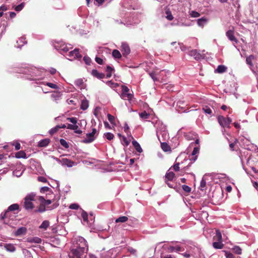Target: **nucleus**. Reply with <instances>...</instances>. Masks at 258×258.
<instances>
[{
    "label": "nucleus",
    "mask_w": 258,
    "mask_h": 258,
    "mask_svg": "<svg viewBox=\"0 0 258 258\" xmlns=\"http://www.w3.org/2000/svg\"><path fill=\"white\" fill-rule=\"evenodd\" d=\"M15 157H16V158L20 159V158H23V159H26L27 158V155H26V153L23 151H21L16 152V154H15Z\"/></svg>",
    "instance_id": "obj_20"
},
{
    "label": "nucleus",
    "mask_w": 258,
    "mask_h": 258,
    "mask_svg": "<svg viewBox=\"0 0 258 258\" xmlns=\"http://www.w3.org/2000/svg\"><path fill=\"white\" fill-rule=\"evenodd\" d=\"M226 67L223 65H219L216 69V72L219 74H222L226 72Z\"/></svg>",
    "instance_id": "obj_27"
},
{
    "label": "nucleus",
    "mask_w": 258,
    "mask_h": 258,
    "mask_svg": "<svg viewBox=\"0 0 258 258\" xmlns=\"http://www.w3.org/2000/svg\"><path fill=\"white\" fill-rule=\"evenodd\" d=\"M104 136H105V138L109 141L112 140L114 137L113 134L111 133H106L105 134H104Z\"/></svg>",
    "instance_id": "obj_47"
},
{
    "label": "nucleus",
    "mask_w": 258,
    "mask_h": 258,
    "mask_svg": "<svg viewBox=\"0 0 258 258\" xmlns=\"http://www.w3.org/2000/svg\"><path fill=\"white\" fill-rule=\"evenodd\" d=\"M161 148L164 152H169L171 151V147L166 142L161 143Z\"/></svg>",
    "instance_id": "obj_25"
},
{
    "label": "nucleus",
    "mask_w": 258,
    "mask_h": 258,
    "mask_svg": "<svg viewBox=\"0 0 258 258\" xmlns=\"http://www.w3.org/2000/svg\"><path fill=\"white\" fill-rule=\"evenodd\" d=\"M190 16L192 18H197L200 17V14L198 12L192 11L190 14Z\"/></svg>",
    "instance_id": "obj_53"
},
{
    "label": "nucleus",
    "mask_w": 258,
    "mask_h": 258,
    "mask_svg": "<svg viewBox=\"0 0 258 258\" xmlns=\"http://www.w3.org/2000/svg\"><path fill=\"white\" fill-rule=\"evenodd\" d=\"M213 246L215 249H221L224 247V244L222 243V241H217L213 243Z\"/></svg>",
    "instance_id": "obj_19"
},
{
    "label": "nucleus",
    "mask_w": 258,
    "mask_h": 258,
    "mask_svg": "<svg viewBox=\"0 0 258 258\" xmlns=\"http://www.w3.org/2000/svg\"><path fill=\"white\" fill-rule=\"evenodd\" d=\"M129 130L128 125L126 123H125L124 126H123V131H124L125 133H127Z\"/></svg>",
    "instance_id": "obj_64"
},
{
    "label": "nucleus",
    "mask_w": 258,
    "mask_h": 258,
    "mask_svg": "<svg viewBox=\"0 0 258 258\" xmlns=\"http://www.w3.org/2000/svg\"><path fill=\"white\" fill-rule=\"evenodd\" d=\"M205 186H206V181H205V179L202 178L201 181V183H200V189L203 191L205 189Z\"/></svg>",
    "instance_id": "obj_38"
},
{
    "label": "nucleus",
    "mask_w": 258,
    "mask_h": 258,
    "mask_svg": "<svg viewBox=\"0 0 258 258\" xmlns=\"http://www.w3.org/2000/svg\"><path fill=\"white\" fill-rule=\"evenodd\" d=\"M49 189H50V188L48 187H46V186L42 187L40 188V192L41 193H45V192H47V191H48Z\"/></svg>",
    "instance_id": "obj_59"
},
{
    "label": "nucleus",
    "mask_w": 258,
    "mask_h": 258,
    "mask_svg": "<svg viewBox=\"0 0 258 258\" xmlns=\"http://www.w3.org/2000/svg\"><path fill=\"white\" fill-rule=\"evenodd\" d=\"M60 163L62 165L67 166L68 167H72L75 164L74 161L68 158H62L60 160Z\"/></svg>",
    "instance_id": "obj_8"
},
{
    "label": "nucleus",
    "mask_w": 258,
    "mask_h": 258,
    "mask_svg": "<svg viewBox=\"0 0 258 258\" xmlns=\"http://www.w3.org/2000/svg\"><path fill=\"white\" fill-rule=\"evenodd\" d=\"M182 189L183 190H184V191H185V192L186 193H189L191 191V188L189 186H188V185H186L185 184H183L182 185Z\"/></svg>",
    "instance_id": "obj_51"
},
{
    "label": "nucleus",
    "mask_w": 258,
    "mask_h": 258,
    "mask_svg": "<svg viewBox=\"0 0 258 258\" xmlns=\"http://www.w3.org/2000/svg\"><path fill=\"white\" fill-rule=\"evenodd\" d=\"M96 133V130L95 128H93V131L91 133L87 134L86 135V139L83 140V143L88 144L90 143H92L94 140V135Z\"/></svg>",
    "instance_id": "obj_6"
},
{
    "label": "nucleus",
    "mask_w": 258,
    "mask_h": 258,
    "mask_svg": "<svg viewBox=\"0 0 258 258\" xmlns=\"http://www.w3.org/2000/svg\"><path fill=\"white\" fill-rule=\"evenodd\" d=\"M173 169H174V170L175 171H178L179 170V163H176L174 164V165H173Z\"/></svg>",
    "instance_id": "obj_62"
},
{
    "label": "nucleus",
    "mask_w": 258,
    "mask_h": 258,
    "mask_svg": "<svg viewBox=\"0 0 258 258\" xmlns=\"http://www.w3.org/2000/svg\"><path fill=\"white\" fill-rule=\"evenodd\" d=\"M24 7V4L23 3H21L18 6H16V8H15V10H16L17 12H20L21 10L23 9Z\"/></svg>",
    "instance_id": "obj_55"
},
{
    "label": "nucleus",
    "mask_w": 258,
    "mask_h": 258,
    "mask_svg": "<svg viewBox=\"0 0 258 258\" xmlns=\"http://www.w3.org/2000/svg\"><path fill=\"white\" fill-rule=\"evenodd\" d=\"M114 70L113 68L111 67L107 66V68H106V72H107V76H106V77H107V78H110L111 77V72Z\"/></svg>",
    "instance_id": "obj_34"
},
{
    "label": "nucleus",
    "mask_w": 258,
    "mask_h": 258,
    "mask_svg": "<svg viewBox=\"0 0 258 258\" xmlns=\"http://www.w3.org/2000/svg\"><path fill=\"white\" fill-rule=\"evenodd\" d=\"M120 97L123 100L131 101L133 98V95L128 93H121Z\"/></svg>",
    "instance_id": "obj_18"
},
{
    "label": "nucleus",
    "mask_w": 258,
    "mask_h": 258,
    "mask_svg": "<svg viewBox=\"0 0 258 258\" xmlns=\"http://www.w3.org/2000/svg\"><path fill=\"white\" fill-rule=\"evenodd\" d=\"M92 75L93 76L99 79H103L105 77V75L103 73H100L96 70H93L91 72Z\"/></svg>",
    "instance_id": "obj_14"
},
{
    "label": "nucleus",
    "mask_w": 258,
    "mask_h": 258,
    "mask_svg": "<svg viewBox=\"0 0 258 258\" xmlns=\"http://www.w3.org/2000/svg\"><path fill=\"white\" fill-rule=\"evenodd\" d=\"M128 218L126 216H120L115 220L116 223H125L127 222Z\"/></svg>",
    "instance_id": "obj_31"
},
{
    "label": "nucleus",
    "mask_w": 258,
    "mask_h": 258,
    "mask_svg": "<svg viewBox=\"0 0 258 258\" xmlns=\"http://www.w3.org/2000/svg\"><path fill=\"white\" fill-rule=\"evenodd\" d=\"M83 60H84L85 63H86L87 65H89L90 64L91 59L89 56H85L84 57H83Z\"/></svg>",
    "instance_id": "obj_54"
},
{
    "label": "nucleus",
    "mask_w": 258,
    "mask_h": 258,
    "mask_svg": "<svg viewBox=\"0 0 258 258\" xmlns=\"http://www.w3.org/2000/svg\"><path fill=\"white\" fill-rule=\"evenodd\" d=\"M75 85L78 87L79 89H82L84 88L83 80L81 79H77L75 81Z\"/></svg>",
    "instance_id": "obj_24"
},
{
    "label": "nucleus",
    "mask_w": 258,
    "mask_h": 258,
    "mask_svg": "<svg viewBox=\"0 0 258 258\" xmlns=\"http://www.w3.org/2000/svg\"><path fill=\"white\" fill-rule=\"evenodd\" d=\"M169 250L170 252H173L174 251H179L181 250V247L180 246H176V247L171 246L169 247Z\"/></svg>",
    "instance_id": "obj_39"
},
{
    "label": "nucleus",
    "mask_w": 258,
    "mask_h": 258,
    "mask_svg": "<svg viewBox=\"0 0 258 258\" xmlns=\"http://www.w3.org/2000/svg\"><path fill=\"white\" fill-rule=\"evenodd\" d=\"M238 142V141L237 139H234V142L233 143H231L229 144V148H230V150L232 151H236L237 149L236 148V144H237Z\"/></svg>",
    "instance_id": "obj_29"
},
{
    "label": "nucleus",
    "mask_w": 258,
    "mask_h": 258,
    "mask_svg": "<svg viewBox=\"0 0 258 258\" xmlns=\"http://www.w3.org/2000/svg\"><path fill=\"white\" fill-rule=\"evenodd\" d=\"M46 85L47 86H49L53 89H57V85L54 84H52L51 83H46Z\"/></svg>",
    "instance_id": "obj_60"
},
{
    "label": "nucleus",
    "mask_w": 258,
    "mask_h": 258,
    "mask_svg": "<svg viewBox=\"0 0 258 258\" xmlns=\"http://www.w3.org/2000/svg\"><path fill=\"white\" fill-rule=\"evenodd\" d=\"M0 246H3L6 251L10 253H14L16 251L15 245L12 243H0Z\"/></svg>",
    "instance_id": "obj_7"
},
{
    "label": "nucleus",
    "mask_w": 258,
    "mask_h": 258,
    "mask_svg": "<svg viewBox=\"0 0 258 258\" xmlns=\"http://www.w3.org/2000/svg\"><path fill=\"white\" fill-rule=\"evenodd\" d=\"M27 241L29 243L39 244L41 242V239L37 237H28V239H27Z\"/></svg>",
    "instance_id": "obj_15"
},
{
    "label": "nucleus",
    "mask_w": 258,
    "mask_h": 258,
    "mask_svg": "<svg viewBox=\"0 0 258 258\" xmlns=\"http://www.w3.org/2000/svg\"><path fill=\"white\" fill-rule=\"evenodd\" d=\"M133 146H134V148L136 149V151L141 153L143 152V150L140 146L139 143H138L136 141L134 140L132 141Z\"/></svg>",
    "instance_id": "obj_23"
},
{
    "label": "nucleus",
    "mask_w": 258,
    "mask_h": 258,
    "mask_svg": "<svg viewBox=\"0 0 258 258\" xmlns=\"http://www.w3.org/2000/svg\"><path fill=\"white\" fill-rule=\"evenodd\" d=\"M60 145L62 146V147L65 148L66 149H68L69 148V145H68V143L64 139H61L60 140Z\"/></svg>",
    "instance_id": "obj_43"
},
{
    "label": "nucleus",
    "mask_w": 258,
    "mask_h": 258,
    "mask_svg": "<svg viewBox=\"0 0 258 258\" xmlns=\"http://www.w3.org/2000/svg\"><path fill=\"white\" fill-rule=\"evenodd\" d=\"M50 143V140L48 138L44 139L39 142L38 147L40 148L46 147Z\"/></svg>",
    "instance_id": "obj_16"
},
{
    "label": "nucleus",
    "mask_w": 258,
    "mask_h": 258,
    "mask_svg": "<svg viewBox=\"0 0 258 258\" xmlns=\"http://www.w3.org/2000/svg\"><path fill=\"white\" fill-rule=\"evenodd\" d=\"M95 61L99 64H102V63H103V59L99 57H97V56L96 57Z\"/></svg>",
    "instance_id": "obj_61"
},
{
    "label": "nucleus",
    "mask_w": 258,
    "mask_h": 258,
    "mask_svg": "<svg viewBox=\"0 0 258 258\" xmlns=\"http://www.w3.org/2000/svg\"><path fill=\"white\" fill-rule=\"evenodd\" d=\"M88 107V102L87 100H83L81 102V109L85 110Z\"/></svg>",
    "instance_id": "obj_37"
},
{
    "label": "nucleus",
    "mask_w": 258,
    "mask_h": 258,
    "mask_svg": "<svg viewBox=\"0 0 258 258\" xmlns=\"http://www.w3.org/2000/svg\"><path fill=\"white\" fill-rule=\"evenodd\" d=\"M27 43V41L25 40V38L23 37H21L18 39V41H17V46L18 47H20L24 45H25V43Z\"/></svg>",
    "instance_id": "obj_28"
},
{
    "label": "nucleus",
    "mask_w": 258,
    "mask_h": 258,
    "mask_svg": "<svg viewBox=\"0 0 258 258\" xmlns=\"http://www.w3.org/2000/svg\"><path fill=\"white\" fill-rule=\"evenodd\" d=\"M122 139H123V142L124 143V145L127 147L129 145V141L127 140L126 138L124 136L122 137Z\"/></svg>",
    "instance_id": "obj_63"
},
{
    "label": "nucleus",
    "mask_w": 258,
    "mask_h": 258,
    "mask_svg": "<svg viewBox=\"0 0 258 258\" xmlns=\"http://www.w3.org/2000/svg\"><path fill=\"white\" fill-rule=\"evenodd\" d=\"M69 208L73 210H78L79 209V205L78 204H72L69 206Z\"/></svg>",
    "instance_id": "obj_52"
},
{
    "label": "nucleus",
    "mask_w": 258,
    "mask_h": 258,
    "mask_svg": "<svg viewBox=\"0 0 258 258\" xmlns=\"http://www.w3.org/2000/svg\"><path fill=\"white\" fill-rule=\"evenodd\" d=\"M218 121L220 123V126L223 127H229L230 123L231 122V119L230 118L227 117H225L223 116H218Z\"/></svg>",
    "instance_id": "obj_4"
},
{
    "label": "nucleus",
    "mask_w": 258,
    "mask_h": 258,
    "mask_svg": "<svg viewBox=\"0 0 258 258\" xmlns=\"http://www.w3.org/2000/svg\"><path fill=\"white\" fill-rule=\"evenodd\" d=\"M203 110H204L205 113L211 115L212 113V110L208 106H205L203 107Z\"/></svg>",
    "instance_id": "obj_45"
},
{
    "label": "nucleus",
    "mask_w": 258,
    "mask_h": 258,
    "mask_svg": "<svg viewBox=\"0 0 258 258\" xmlns=\"http://www.w3.org/2000/svg\"><path fill=\"white\" fill-rule=\"evenodd\" d=\"M121 51L122 52V54L123 56H126L131 52V49H130V47L128 44L126 43H122L121 46Z\"/></svg>",
    "instance_id": "obj_10"
},
{
    "label": "nucleus",
    "mask_w": 258,
    "mask_h": 258,
    "mask_svg": "<svg viewBox=\"0 0 258 258\" xmlns=\"http://www.w3.org/2000/svg\"><path fill=\"white\" fill-rule=\"evenodd\" d=\"M69 57L72 59H80L82 57L81 54H80L79 49L76 48L74 50L69 52Z\"/></svg>",
    "instance_id": "obj_9"
},
{
    "label": "nucleus",
    "mask_w": 258,
    "mask_h": 258,
    "mask_svg": "<svg viewBox=\"0 0 258 258\" xmlns=\"http://www.w3.org/2000/svg\"><path fill=\"white\" fill-rule=\"evenodd\" d=\"M232 250L234 253L237 254H241V249L238 246H234V247L232 248Z\"/></svg>",
    "instance_id": "obj_40"
},
{
    "label": "nucleus",
    "mask_w": 258,
    "mask_h": 258,
    "mask_svg": "<svg viewBox=\"0 0 258 258\" xmlns=\"http://www.w3.org/2000/svg\"><path fill=\"white\" fill-rule=\"evenodd\" d=\"M38 200L40 203H42L45 205L48 206L52 203V200H46L44 199L43 196H39L38 197Z\"/></svg>",
    "instance_id": "obj_17"
},
{
    "label": "nucleus",
    "mask_w": 258,
    "mask_h": 258,
    "mask_svg": "<svg viewBox=\"0 0 258 258\" xmlns=\"http://www.w3.org/2000/svg\"><path fill=\"white\" fill-rule=\"evenodd\" d=\"M254 56L253 55H250L248 56V57H247L246 59V63L249 64L250 66H252V61L253 60H254Z\"/></svg>",
    "instance_id": "obj_36"
},
{
    "label": "nucleus",
    "mask_w": 258,
    "mask_h": 258,
    "mask_svg": "<svg viewBox=\"0 0 258 258\" xmlns=\"http://www.w3.org/2000/svg\"><path fill=\"white\" fill-rule=\"evenodd\" d=\"M107 118L108 120H109V122H110L111 124H114L115 117L114 116L110 114H108Z\"/></svg>",
    "instance_id": "obj_48"
},
{
    "label": "nucleus",
    "mask_w": 258,
    "mask_h": 258,
    "mask_svg": "<svg viewBox=\"0 0 258 258\" xmlns=\"http://www.w3.org/2000/svg\"><path fill=\"white\" fill-rule=\"evenodd\" d=\"M79 241H81V244L77 246V248L72 250L69 254L70 258H81L82 253L86 244H85V239L82 237L79 238Z\"/></svg>",
    "instance_id": "obj_1"
},
{
    "label": "nucleus",
    "mask_w": 258,
    "mask_h": 258,
    "mask_svg": "<svg viewBox=\"0 0 258 258\" xmlns=\"http://www.w3.org/2000/svg\"><path fill=\"white\" fill-rule=\"evenodd\" d=\"M188 55L193 56L196 60H199L201 58V54L197 49H192L188 51Z\"/></svg>",
    "instance_id": "obj_12"
},
{
    "label": "nucleus",
    "mask_w": 258,
    "mask_h": 258,
    "mask_svg": "<svg viewBox=\"0 0 258 258\" xmlns=\"http://www.w3.org/2000/svg\"><path fill=\"white\" fill-rule=\"evenodd\" d=\"M46 205H45L43 203L39 204L38 208H37V209L35 210V212L43 213L45 212L46 210H50L49 207H46Z\"/></svg>",
    "instance_id": "obj_11"
},
{
    "label": "nucleus",
    "mask_w": 258,
    "mask_h": 258,
    "mask_svg": "<svg viewBox=\"0 0 258 258\" xmlns=\"http://www.w3.org/2000/svg\"><path fill=\"white\" fill-rule=\"evenodd\" d=\"M129 89L127 86L124 85L121 86V93H128Z\"/></svg>",
    "instance_id": "obj_57"
},
{
    "label": "nucleus",
    "mask_w": 258,
    "mask_h": 258,
    "mask_svg": "<svg viewBox=\"0 0 258 258\" xmlns=\"http://www.w3.org/2000/svg\"><path fill=\"white\" fill-rule=\"evenodd\" d=\"M226 36H227V37L228 38L229 41L233 42V44L235 45L238 43V40L236 39V37L234 36L233 27H232V29L229 30L226 32Z\"/></svg>",
    "instance_id": "obj_5"
},
{
    "label": "nucleus",
    "mask_w": 258,
    "mask_h": 258,
    "mask_svg": "<svg viewBox=\"0 0 258 258\" xmlns=\"http://www.w3.org/2000/svg\"><path fill=\"white\" fill-rule=\"evenodd\" d=\"M112 56L115 58H120L121 57V54L120 53V51H119L117 49H114L112 51Z\"/></svg>",
    "instance_id": "obj_32"
},
{
    "label": "nucleus",
    "mask_w": 258,
    "mask_h": 258,
    "mask_svg": "<svg viewBox=\"0 0 258 258\" xmlns=\"http://www.w3.org/2000/svg\"><path fill=\"white\" fill-rule=\"evenodd\" d=\"M49 226V222L48 221H44L41 224L40 226H39V228L42 229H46Z\"/></svg>",
    "instance_id": "obj_35"
},
{
    "label": "nucleus",
    "mask_w": 258,
    "mask_h": 258,
    "mask_svg": "<svg viewBox=\"0 0 258 258\" xmlns=\"http://www.w3.org/2000/svg\"><path fill=\"white\" fill-rule=\"evenodd\" d=\"M20 207L19 206V205L18 204H13L11 205L8 208V209L6 210L5 212L2 213V214H1V220H3L4 219L8 217V214L10 212H13L16 210H18Z\"/></svg>",
    "instance_id": "obj_3"
},
{
    "label": "nucleus",
    "mask_w": 258,
    "mask_h": 258,
    "mask_svg": "<svg viewBox=\"0 0 258 258\" xmlns=\"http://www.w3.org/2000/svg\"><path fill=\"white\" fill-rule=\"evenodd\" d=\"M36 194L34 192H31L25 197L24 202H23V207L26 210H32L34 209V204L32 201L35 200Z\"/></svg>",
    "instance_id": "obj_2"
},
{
    "label": "nucleus",
    "mask_w": 258,
    "mask_h": 258,
    "mask_svg": "<svg viewBox=\"0 0 258 258\" xmlns=\"http://www.w3.org/2000/svg\"><path fill=\"white\" fill-rule=\"evenodd\" d=\"M67 127L69 130H75L78 128V126L76 124H68Z\"/></svg>",
    "instance_id": "obj_50"
},
{
    "label": "nucleus",
    "mask_w": 258,
    "mask_h": 258,
    "mask_svg": "<svg viewBox=\"0 0 258 258\" xmlns=\"http://www.w3.org/2000/svg\"><path fill=\"white\" fill-rule=\"evenodd\" d=\"M207 22H208V19L205 17L199 19L197 20L198 25L201 27H203Z\"/></svg>",
    "instance_id": "obj_22"
},
{
    "label": "nucleus",
    "mask_w": 258,
    "mask_h": 258,
    "mask_svg": "<svg viewBox=\"0 0 258 258\" xmlns=\"http://www.w3.org/2000/svg\"><path fill=\"white\" fill-rule=\"evenodd\" d=\"M216 235L213 236V240L216 241H222V234L219 229L216 230Z\"/></svg>",
    "instance_id": "obj_21"
},
{
    "label": "nucleus",
    "mask_w": 258,
    "mask_h": 258,
    "mask_svg": "<svg viewBox=\"0 0 258 258\" xmlns=\"http://www.w3.org/2000/svg\"><path fill=\"white\" fill-rule=\"evenodd\" d=\"M199 152V148L198 147H194V150H192L191 155L192 156V160L195 161L196 160V155Z\"/></svg>",
    "instance_id": "obj_33"
},
{
    "label": "nucleus",
    "mask_w": 258,
    "mask_h": 258,
    "mask_svg": "<svg viewBox=\"0 0 258 258\" xmlns=\"http://www.w3.org/2000/svg\"><path fill=\"white\" fill-rule=\"evenodd\" d=\"M37 180H38V181L41 182H43V183L47 182L46 178L42 176H38V177H37Z\"/></svg>",
    "instance_id": "obj_56"
},
{
    "label": "nucleus",
    "mask_w": 258,
    "mask_h": 258,
    "mask_svg": "<svg viewBox=\"0 0 258 258\" xmlns=\"http://www.w3.org/2000/svg\"><path fill=\"white\" fill-rule=\"evenodd\" d=\"M60 129V127H59V125H56L53 128H51V130L49 131V134L51 135H53L54 134L57 133V132L58 131V130Z\"/></svg>",
    "instance_id": "obj_41"
},
{
    "label": "nucleus",
    "mask_w": 258,
    "mask_h": 258,
    "mask_svg": "<svg viewBox=\"0 0 258 258\" xmlns=\"http://www.w3.org/2000/svg\"><path fill=\"white\" fill-rule=\"evenodd\" d=\"M159 75L157 72H152L149 73V75L152 79H153L154 81H159V78L157 77V76Z\"/></svg>",
    "instance_id": "obj_30"
},
{
    "label": "nucleus",
    "mask_w": 258,
    "mask_h": 258,
    "mask_svg": "<svg viewBox=\"0 0 258 258\" xmlns=\"http://www.w3.org/2000/svg\"><path fill=\"white\" fill-rule=\"evenodd\" d=\"M225 256L227 258H234L232 253L229 251H225Z\"/></svg>",
    "instance_id": "obj_58"
},
{
    "label": "nucleus",
    "mask_w": 258,
    "mask_h": 258,
    "mask_svg": "<svg viewBox=\"0 0 258 258\" xmlns=\"http://www.w3.org/2000/svg\"><path fill=\"white\" fill-rule=\"evenodd\" d=\"M165 14L166 15H167V16H166V18H167L168 20L171 21L173 20V17L169 10H166Z\"/></svg>",
    "instance_id": "obj_42"
},
{
    "label": "nucleus",
    "mask_w": 258,
    "mask_h": 258,
    "mask_svg": "<svg viewBox=\"0 0 258 258\" xmlns=\"http://www.w3.org/2000/svg\"><path fill=\"white\" fill-rule=\"evenodd\" d=\"M175 177V174L173 172H167L165 174V180L171 181Z\"/></svg>",
    "instance_id": "obj_26"
},
{
    "label": "nucleus",
    "mask_w": 258,
    "mask_h": 258,
    "mask_svg": "<svg viewBox=\"0 0 258 258\" xmlns=\"http://www.w3.org/2000/svg\"><path fill=\"white\" fill-rule=\"evenodd\" d=\"M81 216L82 218H83L85 222H87V220H88V214L86 212L83 211V212H82Z\"/></svg>",
    "instance_id": "obj_46"
},
{
    "label": "nucleus",
    "mask_w": 258,
    "mask_h": 258,
    "mask_svg": "<svg viewBox=\"0 0 258 258\" xmlns=\"http://www.w3.org/2000/svg\"><path fill=\"white\" fill-rule=\"evenodd\" d=\"M27 232V229L25 227H21L18 229L17 230H16V232H15V235L16 236H18L20 235H23L25 234L26 232Z\"/></svg>",
    "instance_id": "obj_13"
},
{
    "label": "nucleus",
    "mask_w": 258,
    "mask_h": 258,
    "mask_svg": "<svg viewBox=\"0 0 258 258\" xmlns=\"http://www.w3.org/2000/svg\"><path fill=\"white\" fill-rule=\"evenodd\" d=\"M67 120L68 121H70V122L74 124H76L77 122H78V120L77 119V118L75 117H68Z\"/></svg>",
    "instance_id": "obj_49"
},
{
    "label": "nucleus",
    "mask_w": 258,
    "mask_h": 258,
    "mask_svg": "<svg viewBox=\"0 0 258 258\" xmlns=\"http://www.w3.org/2000/svg\"><path fill=\"white\" fill-rule=\"evenodd\" d=\"M139 115L142 119H147L149 117V114L146 111L140 113Z\"/></svg>",
    "instance_id": "obj_44"
}]
</instances>
